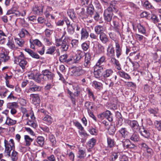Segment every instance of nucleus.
Here are the masks:
<instances>
[{
	"mask_svg": "<svg viewBox=\"0 0 161 161\" xmlns=\"http://www.w3.org/2000/svg\"><path fill=\"white\" fill-rule=\"evenodd\" d=\"M14 62L16 64L19 63V66L22 69H25L28 64L24 54L21 52H20L18 56L14 57Z\"/></svg>",
	"mask_w": 161,
	"mask_h": 161,
	"instance_id": "1",
	"label": "nucleus"
},
{
	"mask_svg": "<svg viewBox=\"0 0 161 161\" xmlns=\"http://www.w3.org/2000/svg\"><path fill=\"white\" fill-rule=\"evenodd\" d=\"M4 147H5L4 152L8 155L10 156L11 151L14 149L15 146L13 139H10L9 141L5 139L4 140Z\"/></svg>",
	"mask_w": 161,
	"mask_h": 161,
	"instance_id": "2",
	"label": "nucleus"
},
{
	"mask_svg": "<svg viewBox=\"0 0 161 161\" xmlns=\"http://www.w3.org/2000/svg\"><path fill=\"white\" fill-rule=\"evenodd\" d=\"M0 65L2 62L4 63L8 62L10 59V57L8 56L9 52L3 47L0 48Z\"/></svg>",
	"mask_w": 161,
	"mask_h": 161,
	"instance_id": "3",
	"label": "nucleus"
},
{
	"mask_svg": "<svg viewBox=\"0 0 161 161\" xmlns=\"http://www.w3.org/2000/svg\"><path fill=\"white\" fill-rule=\"evenodd\" d=\"M73 89L76 91V92L74 93H73L70 91L69 89H67L68 93L70 97L72 103L75 104V97H77L80 94V92L78 91L79 88L78 86L77 85H73Z\"/></svg>",
	"mask_w": 161,
	"mask_h": 161,
	"instance_id": "4",
	"label": "nucleus"
},
{
	"mask_svg": "<svg viewBox=\"0 0 161 161\" xmlns=\"http://www.w3.org/2000/svg\"><path fill=\"white\" fill-rule=\"evenodd\" d=\"M30 88L27 91V93L32 92H40L41 91L42 87L35 84L32 81H30L29 83Z\"/></svg>",
	"mask_w": 161,
	"mask_h": 161,
	"instance_id": "5",
	"label": "nucleus"
},
{
	"mask_svg": "<svg viewBox=\"0 0 161 161\" xmlns=\"http://www.w3.org/2000/svg\"><path fill=\"white\" fill-rule=\"evenodd\" d=\"M45 78L48 80H53L55 76V75L48 69L43 70L42 72Z\"/></svg>",
	"mask_w": 161,
	"mask_h": 161,
	"instance_id": "6",
	"label": "nucleus"
},
{
	"mask_svg": "<svg viewBox=\"0 0 161 161\" xmlns=\"http://www.w3.org/2000/svg\"><path fill=\"white\" fill-rule=\"evenodd\" d=\"M85 58L83 63L84 67L89 68L91 64V57L89 53H85Z\"/></svg>",
	"mask_w": 161,
	"mask_h": 161,
	"instance_id": "7",
	"label": "nucleus"
},
{
	"mask_svg": "<svg viewBox=\"0 0 161 161\" xmlns=\"http://www.w3.org/2000/svg\"><path fill=\"white\" fill-rule=\"evenodd\" d=\"M127 123L132 130L134 131H139L141 127L139 126L137 121L135 120H128Z\"/></svg>",
	"mask_w": 161,
	"mask_h": 161,
	"instance_id": "8",
	"label": "nucleus"
},
{
	"mask_svg": "<svg viewBox=\"0 0 161 161\" xmlns=\"http://www.w3.org/2000/svg\"><path fill=\"white\" fill-rule=\"evenodd\" d=\"M107 55L111 58L114 57L115 56L114 49L113 44L110 43L107 48Z\"/></svg>",
	"mask_w": 161,
	"mask_h": 161,
	"instance_id": "9",
	"label": "nucleus"
},
{
	"mask_svg": "<svg viewBox=\"0 0 161 161\" xmlns=\"http://www.w3.org/2000/svg\"><path fill=\"white\" fill-rule=\"evenodd\" d=\"M93 50L96 54H100L104 52V47L101 44L98 43L96 47L93 46Z\"/></svg>",
	"mask_w": 161,
	"mask_h": 161,
	"instance_id": "10",
	"label": "nucleus"
},
{
	"mask_svg": "<svg viewBox=\"0 0 161 161\" xmlns=\"http://www.w3.org/2000/svg\"><path fill=\"white\" fill-rule=\"evenodd\" d=\"M105 10H108L109 12L117 13L118 11V8L116 6L115 2L114 1L111 2Z\"/></svg>",
	"mask_w": 161,
	"mask_h": 161,
	"instance_id": "11",
	"label": "nucleus"
},
{
	"mask_svg": "<svg viewBox=\"0 0 161 161\" xmlns=\"http://www.w3.org/2000/svg\"><path fill=\"white\" fill-rule=\"evenodd\" d=\"M113 15V12H109L108 10H105L103 13V17L105 21L108 22H110L112 19Z\"/></svg>",
	"mask_w": 161,
	"mask_h": 161,
	"instance_id": "12",
	"label": "nucleus"
},
{
	"mask_svg": "<svg viewBox=\"0 0 161 161\" xmlns=\"http://www.w3.org/2000/svg\"><path fill=\"white\" fill-rule=\"evenodd\" d=\"M85 53L80 50H78L75 55V58L74 59L73 62L75 63H79L85 55Z\"/></svg>",
	"mask_w": 161,
	"mask_h": 161,
	"instance_id": "13",
	"label": "nucleus"
},
{
	"mask_svg": "<svg viewBox=\"0 0 161 161\" xmlns=\"http://www.w3.org/2000/svg\"><path fill=\"white\" fill-rule=\"evenodd\" d=\"M44 6L42 5L39 6L35 5L33 8L32 11L34 13L38 15H42L43 13Z\"/></svg>",
	"mask_w": 161,
	"mask_h": 161,
	"instance_id": "14",
	"label": "nucleus"
},
{
	"mask_svg": "<svg viewBox=\"0 0 161 161\" xmlns=\"http://www.w3.org/2000/svg\"><path fill=\"white\" fill-rule=\"evenodd\" d=\"M30 99L31 100L32 103L35 105L38 104L40 103V100L39 95L37 94H32L30 95Z\"/></svg>",
	"mask_w": 161,
	"mask_h": 161,
	"instance_id": "15",
	"label": "nucleus"
},
{
	"mask_svg": "<svg viewBox=\"0 0 161 161\" xmlns=\"http://www.w3.org/2000/svg\"><path fill=\"white\" fill-rule=\"evenodd\" d=\"M69 48V42L67 39L65 38L62 41L60 49L61 51L65 52Z\"/></svg>",
	"mask_w": 161,
	"mask_h": 161,
	"instance_id": "16",
	"label": "nucleus"
},
{
	"mask_svg": "<svg viewBox=\"0 0 161 161\" xmlns=\"http://www.w3.org/2000/svg\"><path fill=\"white\" fill-rule=\"evenodd\" d=\"M118 133L119 134L121 138H124L128 136L129 132L126 128L123 127L119 130Z\"/></svg>",
	"mask_w": 161,
	"mask_h": 161,
	"instance_id": "17",
	"label": "nucleus"
},
{
	"mask_svg": "<svg viewBox=\"0 0 161 161\" xmlns=\"http://www.w3.org/2000/svg\"><path fill=\"white\" fill-rule=\"evenodd\" d=\"M115 46V53L117 58H119L122 54V50L118 42L114 41Z\"/></svg>",
	"mask_w": 161,
	"mask_h": 161,
	"instance_id": "18",
	"label": "nucleus"
},
{
	"mask_svg": "<svg viewBox=\"0 0 161 161\" xmlns=\"http://www.w3.org/2000/svg\"><path fill=\"white\" fill-rule=\"evenodd\" d=\"M124 148H134L136 147L135 145L133 143H130V141L128 139L122 142Z\"/></svg>",
	"mask_w": 161,
	"mask_h": 161,
	"instance_id": "19",
	"label": "nucleus"
},
{
	"mask_svg": "<svg viewBox=\"0 0 161 161\" xmlns=\"http://www.w3.org/2000/svg\"><path fill=\"white\" fill-rule=\"evenodd\" d=\"M113 25L117 32H119L121 28L120 25L118 22L119 19L116 16H114L112 19Z\"/></svg>",
	"mask_w": 161,
	"mask_h": 161,
	"instance_id": "20",
	"label": "nucleus"
},
{
	"mask_svg": "<svg viewBox=\"0 0 161 161\" xmlns=\"http://www.w3.org/2000/svg\"><path fill=\"white\" fill-rule=\"evenodd\" d=\"M103 70V67H98L96 66H94V74L95 78H98L100 77Z\"/></svg>",
	"mask_w": 161,
	"mask_h": 161,
	"instance_id": "21",
	"label": "nucleus"
},
{
	"mask_svg": "<svg viewBox=\"0 0 161 161\" xmlns=\"http://www.w3.org/2000/svg\"><path fill=\"white\" fill-rule=\"evenodd\" d=\"M139 131L140 134L145 138H148L150 136V133L148 130L143 127H141Z\"/></svg>",
	"mask_w": 161,
	"mask_h": 161,
	"instance_id": "22",
	"label": "nucleus"
},
{
	"mask_svg": "<svg viewBox=\"0 0 161 161\" xmlns=\"http://www.w3.org/2000/svg\"><path fill=\"white\" fill-rule=\"evenodd\" d=\"M81 40H85L87 39L89 36L88 32L86 28H82L80 32Z\"/></svg>",
	"mask_w": 161,
	"mask_h": 161,
	"instance_id": "23",
	"label": "nucleus"
},
{
	"mask_svg": "<svg viewBox=\"0 0 161 161\" xmlns=\"http://www.w3.org/2000/svg\"><path fill=\"white\" fill-rule=\"evenodd\" d=\"M113 73V71L112 69H107L103 71L102 75L104 78L106 79L112 76Z\"/></svg>",
	"mask_w": 161,
	"mask_h": 161,
	"instance_id": "24",
	"label": "nucleus"
},
{
	"mask_svg": "<svg viewBox=\"0 0 161 161\" xmlns=\"http://www.w3.org/2000/svg\"><path fill=\"white\" fill-rule=\"evenodd\" d=\"M105 28L103 26L97 25L94 27V31L96 34L100 35L105 31Z\"/></svg>",
	"mask_w": 161,
	"mask_h": 161,
	"instance_id": "25",
	"label": "nucleus"
},
{
	"mask_svg": "<svg viewBox=\"0 0 161 161\" xmlns=\"http://www.w3.org/2000/svg\"><path fill=\"white\" fill-rule=\"evenodd\" d=\"M110 62L114 65L116 69L118 70H120L121 69L119 61L116 59L114 57L111 58Z\"/></svg>",
	"mask_w": 161,
	"mask_h": 161,
	"instance_id": "26",
	"label": "nucleus"
},
{
	"mask_svg": "<svg viewBox=\"0 0 161 161\" xmlns=\"http://www.w3.org/2000/svg\"><path fill=\"white\" fill-rule=\"evenodd\" d=\"M85 72V70L81 67H77L75 68L74 74L76 76H79L84 74Z\"/></svg>",
	"mask_w": 161,
	"mask_h": 161,
	"instance_id": "27",
	"label": "nucleus"
},
{
	"mask_svg": "<svg viewBox=\"0 0 161 161\" xmlns=\"http://www.w3.org/2000/svg\"><path fill=\"white\" fill-rule=\"evenodd\" d=\"M44 77V76L42 73V74H37L36 75L35 81L38 83H40L45 80Z\"/></svg>",
	"mask_w": 161,
	"mask_h": 161,
	"instance_id": "28",
	"label": "nucleus"
},
{
	"mask_svg": "<svg viewBox=\"0 0 161 161\" xmlns=\"http://www.w3.org/2000/svg\"><path fill=\"white\" fill-rule=\"evenodd\" d=\"M99 37L100 40L103 44H106L109 41L107 35L104 33H101Z\"/></svg>",
	"mask_w": 161,
	"mask_h": 161,
	"instance_id": "29",
	"label": "nucleus"
},
{
	"mask_svg": "<svg viewBox=\"0 0 161 161\" xmlns=\"http://www.w3.org/2000/svg\"><path fill=\"white\" fill-rule=\"evenodd\" d=\"M25 50L26 52L28 53L32 58L36 59L39 58V56L37 54L34 52L32 50L28 48H25Z\"/></svg>",
	"mask_w": 161,
	"mask_h": 161,
	"instance_id": "30",
	"label": "nucleus"
},
{
	"mask_svg": "<svg viewBox=\"0 0 161 161\" xmlns=\"http://www.w3.org/2000/svg\"><path fill=\"white\" fill-rule=\"evenodd\" d=\"M18 103L17 102H12L8 103L7 104V107L8 108L12 110L16 109L18 108Z\"/></svg>",
	"mask_w": 161,
	"mask_h": 161,
	"instance_id": "31",
	"label": "nucleus"
},
{
	"mask_svg": "<svg viewBox=\"0 0 161 161\" xmlns=\"http://www.w3.org/2000/svg\"><path fill=\"white\" fill-rule=\"evenodd\" d=\"M43 120L45 121L46 124L48 125L51 124L53 122V119L52 117L48 114L45 115L44 116Z\"/></svg>",
	"mask_w": 161,
	"mask_h": 161,
	"instance_id": "32",
	"label": "nucleus"
},
{
	"mask_svg": "<svg viewBox=\"0 0 161 161\" xmlns=\"http://www.w3.org/2000/svg\"><path fill=\"white\" fill-rule=\"evenodd\" d=\"M24 140L25 142V146L27 147L30 146L33 139L31 138L29 136L25 135L24 136Z\"/></svg>",
	"mask_w": 161,
	"mask_h": 161,
	"instance_id": "33",
	"label": "nucleus"
},
{
	"mask_svg": "<svg viewBox=\"0 0 161 161\" xmlns=\"http://www.w3.org/2000/svg\"><path fill=\"white\" fill-rule=\"evenodd\" d=\"M105 118H106L110 122L113 121L112 114L110 111L107 110L105 112H103Z\"/></svg>",
	"mask_w": 161,
	"mask_h": 161,
	"instance_id": "34",
	"label": "nucleus"
},
{
	"mask_svg": "<svg viewBox=\"0 0 161 161\" xmlns=\"http://www.w3.org/2000/svg\"><path fill=\"white\" fill-rule=\"evenodd\" d=\"M96 141L94 138H92L89 140L87 143V146L89 147V149L88 150L90 151V149L92 148L95 145Z\"/></svg>",
	"mask_w": 161,
	"mask_h": 161,
	"instance_id": "35",
	"label": "nucleus"
},
{
	"mask_svg": "<svg viewBox=\"0 0 161 161\" xmlns=\"http://www.w3.org/2000/svg\"><path fill=\"white\" fill-rule=\"evenodd\" d=\"M107 142L108 147L110 148L114 147L115 144L114 139L108 136L107 137Z\"/></svg>",
	"mask_w": 161,
	"mask_h": 161,
	"instance_id": "36",
	"label": "nucleus"
},
{
	"mask_svg": "<svg viewBox=\"0 0 161 161\" xmlns=\"http://www.w3.org/2000/svg\"><path fill=\"white\" fill-rule=\"evenodd\" d=\"M92 86L97 90H101L103 88L102 84L97 81H93L92 82Z\"/></svg>",
	"mask_w": 161,
	"mask_h": 161,
	"instance_id": "37",
	"label": "nucleus"
},
{
	"mask_svg": "<svg viewBox=\"0 0 161 161\" xmlns=\"http://www.w3.org/2000/svg\"><path fill=\"white\" fill-rule=\"evenodd\" d=\"M36 141L39 146L42 147L44 144L45 138L43 136H39L36 138Z\"/></svg>",
	"mask_w": 161,
	"mask_h": 161,
	"instance_id": "38",
	"label": "nucleus"
},
{
	"mask_svg": "<svg viewBox=\"0 0 161 161\" xmlns=\"http://www.w3.org/2000/svg\"><path fill=\"white\" fill-rule=\"evenodd\" d=\"M130 139L134 142H137L139 140L140 137L138 134L134 132L130 136Z\"/></svg>",
	"mask_w": 161,
	"mask_h": 161,
	"instance_id": "39",
	"label": "nucleus"
},
{
	"mask_svg": "<svg viewBox=\"0 0 161 161\" xmlns=\"http://www.w3.org/2000/svg\"><path fill=\"white\" fill-rule=\"evenodd\" d=\"M16 121L11 119L9 117H7V119L5 124L9 126L13 125L15 124Z\"/></svg>",
	"mask_w": 161,
	"mask_h": 161,
	"instance_id": "40",
	"label": "nucleus"
},
{
	"mask_svg": "<svg viewBox=\"0 0 161 161\" xmlns=\"http://www.w3.org/2000/svg\"><path fill=\"white\" fill-rule=\"evenodd\" d=\"M119 154V152L112 153L109 159V161H115L118 158Z\"/></svg>",
	"mask_w": 161,
	"mask_h": 161,
	"instance_id": "41",
	"label": "nucleus"
},
{
	"mask_svg": "<svg viewBox=\"0 0 161 161\" xmlns=\"http://www.w3.org/2000/svg\"><path fill=\"white\" fill-rule=\"evenodd\" d=\"M118 116L119 117L118 118V122L116 123V127L117 128H119L123 124V119L121 114L118 113Z\"/></svg>",
	"mask_w": 161,
	"mask_h": 161,
	"instance_id": "42",
	"label": "nucleus"
},
{
	"mask_svg": "<svg viewBox=\"0 0 161 161\" xmlns=\"http://www.w3.org/2000/svg\"><path fill=\"white\" fill-rule=\"evenodd\" d=\"M10 156L12 161H16L18 159V153L15 150H13Z\"/></svg>",
	"mask_w": 161,
	"mask_h": 161,
	"instance_id": "43",
	"label": "nucleus"
},
{
	"mask_svg": "<svg viewBox=\"0 0 161 161\" xmlns=\"http://www.w3.org/2000/svg\"><path fill=\"white\" fill-rule=\"evenodd\" d=\"M86 155L85 151L83 150L79 149L78 152L77 157L80 159H83Z\"/></svg>",
	"mask_w": 161,
	"mask_h": 161,
	"instance_id": "44",
	"label": "nucleus"
},
{
	"mask_svg": "<svg viewBox=\"0 0 161 161\" xmlns=\"http://www.w3.org/2000/svg\"><path fill=\"white\" fill-rule=\"evenodd\" d=\"M137 27L139 32L143 34L146 33V30L145 28L141 24H138L137 26Z\"/></svg>",
	"mask_w": 161,
	"mask_h": 161,
	"instance_id": "45",
	"label": "nucleus"
},
{
	"mask_svg": "<svg viewBox=\"0 0 161 161\" xmlns=\"http://www.w3.org/2000/svg\"><path fill=\"white\" fill-rule=\"evenodd\" d=\"M67 13L68 15L71 19L73 20L75 19V13L73 10H69L67 12Z\"/></svg>",
	"mask_w": 161,
	"mask_h": 161,
	"instance_id": "46",
	"label": "nucleus"
},
{
	"mask_svg": "<svg viewBox=\"0 0 161 161\" xmlns=\"http://www.w3.org/2000/svg\"><path fill=\"white\" fill-rule=\"evenodd\" d=\"M117 73L121 77L125 79H129L130 78V77L129 75L124 71H119Z\"/></svg>",
	"mask_w": 161,
	"mask_h": 161,
	"instance_id": "47",
	"label": "nucleus"
},
{
	"mask_svg": "<svg viewBox=\"0 0 161 161\" xmlns=\"http://www.w3.org/2000/svg\"><path fill=\"white\" fill-rule=\"evenodd\" d=\"M92 103L89 102H87L85 103V106L87 109L88 112L92 111L93 108V106L91 105Z\"/></svg>",
	"mask_w": 161,
	"mask_h": 161,
	"instance_id": "48",
	"label": "nucleus"
},
{
	"mask_svg": "<svg viewBox=\"0 0 161 161\" xmlns=\"http://www.w3.org/2000/svg\"><path fill=\"white\" fill-rule=\"evenodd\" d=\"M105 59L106 58L105 56H102L98 60L95 66L98 67H103L101 65V64L104 62Z\"/></svg>",
	"mask_w": 161,
	"mask_h": 161,
	"instance_id": "49",
	"label": "nucleus"
},
{
	"mask_svg": "<svg viewBox=\"0 0 161 161\" xmlns=\"http://www.w3.org/2000/svg\"><path fill=\"white\" fill-rule=\"evenodd\" d=\"M94 12V9L92 4H90L87 9V13L90 15H92Z\"/></svg>",
	"mask_w": 161,
	"mask_h": 161,
	"instance_id": "50",
	"label": "nucleus"
},
{
	"mask_svg": "<svg viewBox=\"0 0 161 161\" xmlns=\"http://www.w3.org/2000/svg\"><path fill=\"white\" fill-rule=\"evenodd\" d=\"M16 43L20 47H22L24 45L25 42L21 39L16 38L15 39Z\"/></svg>",
	"mask_w": 161,
	"mask_h": 161,
	"instance_id": "51",
	"label": "nucleus"
},
{
	"mask_svg": "<svg viewBox=\"0 0 161 161\" xmlns=\"http://www.w3.org/2000/svg\"><path fill=\"white\" fill-rule=\"evenodd\" d=\"M49 138L52 143V146H55L56 144V141L54 136L52 134H50Z\"/></svg>",
	"mask_w": 161,
	"mask_h": 161,
	"instance_id": "52",
	"label": "nucleus"
},
{
	"mask_svg": "<svg viewBox=\"0 0 161 161\" xmlns=\"http://www.w3.org/2000/svg\"><path fill=\"white\" fill-rule=\"evenodd\" d=\"M67 32L69 34L71 35H73L75 32V28L72 25L67 27Z\"/></svg>",
	"mask_w": 161,
	"mask_h": 161,
	"instance_id": "53",
	"label": "nucleus"
},
{
	"mask_svg": "<svg viewBox=\"0 0 161 161\" xmlns=\"http://www.w3.org/2000/svg\"><path fill=\"white\" fill-rule=\"evenodd\" d=\"M155 127L159 131L161 130V121H155L154 122Z\"/></svg>",
	"mask_w": 161,
	"mask_h": 161,
	"instance_id": "54",
	"label": "nucleus"
},
{
	"mask_svg": "<svg viewBox=\"0 0 161 161\" xmlns=\"http://www.w3.org/2000/svg\"><path fill=\"white\" fill-rule=\"evenodd\" d=\"M56 50V47L55 46L50 47L47 50L46 53L52 54Z\"/></svg>",
	"mask_w": 161,
	"mask_h": 161,
	"instance_id": "55",
	"label": "nucleus"
},
{
	"mask_svg": "<svg viewBox=\"0 0 161 161\" xmlns=\"http://www.w3.org/2000/svg\"><path fill=\"white\" fill-rule=\"evenodd\" d=\"M106 129H108L109 133L110 135L114 134L116 130L115 127L112 125L109 127V129H108V127L106 128Z\"/></svg>",
	"mask_w": 161,
	"mask_h": 161,
	"instance_id": "56",
	"label": "nucleus"
},
{
	"mask_svg": "<svg viewBox=\"0 0 161 161\" xmlns=\"http://www.w3.org/2000/svg\"><path fill=\"white\" fill-rule=\"evenodd\" d=\"M79 44V41L78 40L74 39H73L71 42V44L72 46V47L76 48V47Z\"/></svg>",
	"mask_w": 161,
	"mask_h": 161,
	"instance_id": "57",
	"label": "nucleus"
},
{
	"mask_svg": "<svg viewBox=\"0 0 161 161\" xmlns=\"http://www.w3.org/2000/svg\"><path fill=\"white\" fill-rule=\"evenodd\" d=\"M82 49L84 51H87L89 47V44L86 42L83 43L81 45Z\"/></svg>",
	"mask_w": 161,
	"mask_h": 161,
	"instance_id": "58",
	"label": "nucleus"
},
{
	"mask_svg": "<svg viewBox=\"0 0 161 161\" xmlns=\"http://www.w3.org/2000/svg\"><path fill=\"white\" fill-rule=\"evenodd\" d=\"M148 111L151 114H153L154 116L156 115V114L158 113V110L157 108L154 109L150 108L148 109Z\"/></svg>",
	"mask_w": 161,
	"mask_h": 161,
	"instance_id": "59",
	"label": "nucleus"
},
{
	"mask_svg": "<svg viewBox=\"0 0 161 161\" xmlns=\"http://www.w3.org/2000/svg\"><path fill=\"white\" fill-rule=\"evenodd\" d=\"M7 45L11 49H13L15 47V45L14 44V42L12 40H8V42L7 44Z\"/></svg>",
	"mask_w": 161,
	"mask_h": 161,
	"instance_id": "60",
	"label": "nucleus"
},
{
	"mask_svg": "<svg viewBox=\"0 0 161 161\" xmlns=\"http://www.w3.org/2000/svg\"><path fill=\"white\" fill-rule=\"evenodd\" d=\"M93 4L99 9H101L102 7L97 0H93L92 1Z\"/></svg>",
	"mask_w": 161,
	"mask_h": 161,
	"instance_id": "61",
	"label": "nucleus"
},
{
	"mask_svg": "<svg viewBox=\"0 0 161 161\" xmlns=\"http://www.w3.org/2000/svg\"><path fill=\"white\" fill-rule=\"evenodd\" d=\"M143 6L147 9L152 8L153 7L151 4L148 1H146L144 3Z\"/></svg>",
	"mask_w": 161,
	"mask_h": 161,
	"instance_id": "62",
	"label": "nucleus"
},
{
	"mask_svg": "<svg viewBox=\"0 0 161 161\" xmlns=\"http://www.w3.org/2000/svg\"><path fill=\"white\" fill-rule=\"evenodd\" d=\"M28 34V32L25 29H22L19 35L20 37H23L25 35H27Z\"/></svg>",
	"mask_w": 161,
	"mask_h": 161,
	"instance_id": "63",
	"label": "nucleus"
},
{
	"mask_svg": "<svg viewBox=\"0 0 161 161\" xmlns=\"http://www.w3.org/2000/svg\"><path fill=\"white\" fill-rule=\"evenodd\" d=\"M43 161H56L55 156L53 155H51L47 157V159L44 160Z\"/></svg>",
	"mask_w": 161,
	"mask_h": 161,
	"instance_id": "64",
	"label": "nucleus"
}]
</instances>
